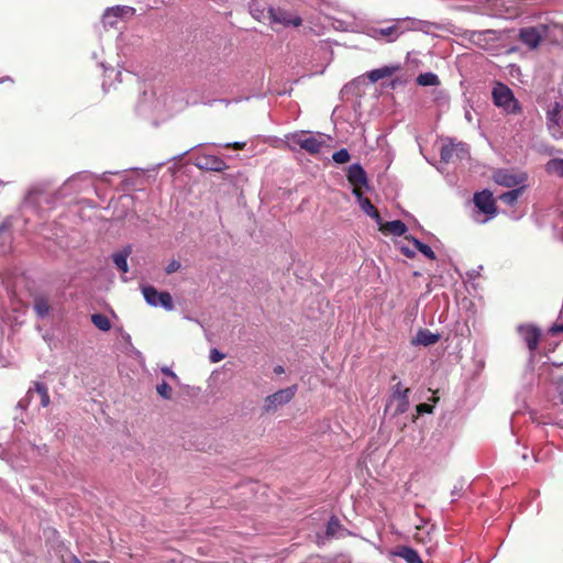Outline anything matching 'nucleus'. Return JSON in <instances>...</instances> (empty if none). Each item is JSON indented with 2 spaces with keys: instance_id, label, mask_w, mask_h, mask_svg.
Masks as SVG:
<instances>
[{
  "instance_id": "obj_23",
  "label": "nucleus",
  "mask_w": 563,
  "mask_h": 563,
  "mask_svg": "<svg viewBox=\"0 0 563 563\" xmlns=\"http://www.w3.org/2000/svg\"><path fill=\"white\" fill-rule=\"evenodd\" d=\"M131 252V246H126L122 251L114 253L112 256L113 263L122 273H128L129 271L128 257L130 256Z\"/></svg>"
},
{
  "instance_id": "obj_16",
  "label": "nucleus",
  "mask_w": 563,
  "mask_h": 563,
  "mask_svg": "<svg viewBox=\"0 0 563 563\" xmlns=\"http://www.w3.org/2000/svg\"><path fill=\"white\" fill-rule=\"evenodd\" d=\"M494 180L504 187L514 188L526 180L523 175H515L508 170L499 169L494 174Z\"/></svg>"
},
{
  "instance_id": "obj_14",
  "label": "nucleus",
  "mask_w": 563,
  "mask_h": 563,
  "mask_svg": "<svg viewBox=\"0 0 563 563\" xmlns=\"http://www.w3.org/2000/svg\"><path fill=\"white\" fill-rule=\"evenodd\" d=\"M347 180L353 186V188L361 187L368 188V179L366 176V172L360 164H353L347 169Z\"/></svg>"
},
{
  "instance_id": "obj_1",
  "label": "nucleus",
  "mask_w": 563,
  "mask_h": 563,
  "mask_svg": "<svg viewBox=\"0 0 563 563\" xmlns=\"http://www.w3.org/2000/svg\"><path fill=\"white\" fill-rule=\"evenodd\" d=\"M62 198L60 192L51 191L47 181L31 186L25 194L24 205L35 211L52 209L56 201Z\"/></svg>"
},
{
  "instance_id": "obj_45",
  "label": "nucleus",
  "mask_w": 563,
  "mask_h": 563,
  "mask_svg": "<svg viewBox=\"0 0 563 563\" xmlns=\"http://www.w3.org/2000/svg\"><path fill=\"white\" fill-rule=\"evenodd\" d=\"M402 251H404V253H405L407 256H409V257H411V256L413 255V253H412V252H410V251H409V250H407V249H402Z\"/></svg>"
},
{
  "instance_id": "obj_27",
  "label": "nucleus",
  "mask_w": 563,
  "mask_h": 563,
  "mask_svg": "<svg viewBox=\"0 0 563 563\" xmlns=\"http://www.w3.org/2000/svg\"><path fill=\"white\" fill-rule=\"evenodd\" d=\"M396 555L404 559L407 563H422L418 552L409 547L399 548Z\"/></svg>"
},
{
  "instance_id": "obj_42",
  "label": "nucleus",
  "mask_w": 563,
  "mask_h": 563,
  "mask_svg": "<svg viewBox=\"0 0 563 563\" xmlns=\"http://www.w3.org/2000/svg\"><path fill=\"white\" fill-rule=\"evenodd\" d=\"M245 146V143L244 142H234V143H227L224 145V147H228V148H234V150H243Z\"/></svg>"
},
{
  "instance_id": "obj_9",
  "label": "nucleus",
  "mask_w": 563,
  "mask_h": 563,
  "mask_svg": "<svg viewBox=\"0 0 563 563\" xmlns=\"http://www.w3.org/2000/svg\"><path fill=\"white\" fill-rule=\"evenodd\" d=\"M474 203L481 212L487 216V218L483 220L476 219L477 222L485 223L487 220L495 217L496 207L490 191L483 190L481 192L475 194Z\"/></svg>"
},
{
  "instance_id": "obj_35",
  "label": "nucleus",
  "mask_w": 563,
  "mask_h": 563,
  "mask_svg": "<svg viewBox=\"0 0 563 563\" xmlns=\"http://www.w3.org/2000/svg\"><path fill=\"white\" fill-rule=\"evenodd\" d=\"M351 156L346 148H341L333 153L332 159L338 164H344L350 161Z\"/></svg>"
},
{
  "instance_id": "obj_39",
  "label": "nucleus",
  "mask_w": 563,
  "mask_h": 563,
  "mask_svg": "<svg viewBox=\"0 0 563 563\" xmlns=\"http://www.w3.org/2000/svg\"><path fill=\"white\" fill-rule=\"evenodd\" d=\"M225 355L217 349H212L210 351L209 360L211 363H218L222 361Z\"/></svg>"
},
{
  "instance_id": "obj_34",
  "label": "nucleus",
  "mask_w": 563,
  "mask_h": 563,
  "mask_svg": "<svg viewBox=\"0 0 563 563\" xmlns=\"http://www.w3.org/2000/svg\"><path fill=\"white\" fill-rule=\"evenodd\" d=\"M545 169L550 174H555L560 177H563V158H552L547 165Z\"/></svg>"
},
{
  "instance_id": "obj_37",
  "label": "nucleus",
  "mask_w": 563,
  "mask_h": 563,
  "mask_svg": "<svg viewBox=\"0 0 563 563\" xmlns=\"http://www.w3.org/2000/svg\"><path fill=\"white\" fill-rule=\"evenodd\" d=\"M32 397H33V389L30 388L27 390L26 395L19 400L16 407L22 409V410H25L30 406Z\"/></svg>"
},
{
  "instance_id": "obj_10",
  "label": "nucleus",
  "mask_w": 563,
  "mask_h": 563,
  "mask_svg": "<svg viewBox=\"0 0 563 563\" xmlns=\"http://www.w3.org/2000/svg\"><path fill=\"white\" fill-rule=\"evenodd\" d=\"M269 23L280 24L284 27H298L302 23V19L298 14H294L282 8L271 7Z\"/></svg>"
},
{
  "instance_id": "obj_4",
  "label": "nucleus",
  "mask_w": 563,
  "mask_h": 563,
  "mask_svg": "<svg viewBox=\"0 0 563 563\" xmlns=\"http://www.w3.org/2000/svg\"><path fill=\"white\" fill-rule=\"evenodd\" d=\"M297 385H292L266 396L262 408L263 411L267 413L277 411L278 408L291 401L297 393Z\"/></svg>"
},
{
  "instance_id": "obj_2",
  "label": "nucleus",
  "mask_w": 563,
  "mask_h": 563,
  "mask_svg": "<svg viewBox=\"0 0 563 563\" xmlns=\"http://www.w3.org/2000/svg\"><path fill=\"white\" fill-rule=\"evenodd\" d=\"M492 98L494 104L501 109L506 114H519L522 111V108L516 99L512 90L503 82H496L493 91Z\"/></svg>"
},
{
  "instance_id": "obj_29",
  "label": "nucleus",
  "mask_w": 563,
  "mask_h": 563,
  "mask_svg": "<svg viewBox=\"0 0 563 563\" xmlns=\"http://www.w3.org/2000/svg\"><path fill=\"white\" fill-rule=\"evenodd\" d=\"M32 389L33 394L36 393L40 396L42 407H47L51 402L47 386L44 383L35 382Z\"/></svg>"
},
{
  "instance_id": "obj_3",
  "label": "nucleus",
  "mask_w": 563,
  "mask_h": 563,
  "mask_svg": "<svg viewBox=\"0 0 563 563\" xmlns=\"http://www.w3.org/2000/svg\"><path fill=\"white\" fill-rule=\"evenodd\" d=\"M287 141L291 146H298L309 154H318L324 145L322 134H312L308 131H298L287 135Z\"/></svg>"
},
{
  "instance_id": "obj_36",
  "label": "nucleus",
  "mask_w": 563,
  "mask_h": 563,
  "mask_svg": "<svg viewBox=\"0 0 563 563\" xmlns=\"http://www.w3.org/2000/svg\"><path fill=\"white\" fill-rule=\"evenodd\" d=\"M156 391L164 399L168 400L172 398L173 390L172 387L166 382H162L161 384H158L156 386Z\"/></svg>"
},
{
  "instance_id": "obj_11",
  "label": "nucleus",
  "mask_w": 563,
  "mask_h": 563,
  "mask_svg": "<svg viewBox=\"0 0 563 563\" xmlns=\"http://www.w3.org/2000/svg\"><path fill=\"white\" fill-rule=\"evenodd\" d=\"M545 118L550 131L563 128V98L548 106Z\"/></svg>"
},
{
  "instance_id": "obj_21",
  "label": "nucleus",
  "mask_w": 563,
  "mask_h": 563,
  "mask_svg": "<svg viewBox=\"0 0 563 563\" xmlns=\"http://www.w3.org/2000/svg\"><path fill=\"white\" fill-rule=\"evenodd\" d=\"M440 339L439 334L432 333L427 329L419 330L416 336L412 339L411 343L413 345H423L429 346L437 343Z\"/></svg>"
},
{
  "instance_id": "obj_15",
  "label": "nucleus",
  "mask_w": 563,
  "mask_h": 563,
  "mask_svg": "<svg viewBox=\"0 0 563 563\" xmlns=\"http://www.w3.org/2000/svg\"><path fill=\"white\" fill-rule=\"evenodd\" d=\"M543 36L541 24L537 27H523L519 34L520 41L530 48H536Z\"/></svg>"
},
{
  "instance_id": "obj_17",
  "label": "nucleus",
  "mask_w": 563,
  "mask_h": 563,
  "mask_svg": "<svg viewBox=\"0 0 563 563\" xmlns=\"http://www.w3.org/2000/svg\"><path fill=\"white\" fill-rule=\"evenodd\" d=\"M518 331L528 349L530 351L536 350L540 340V331L532 325H520Z\"/></svg>"
},
{
  "instance_id": "obj_8",
  "label": "nucleus",
  "mask_w": 563,
  "mask_h": 563,
  "mask_svg": "<svg viewBox=\"0 0 563 563\" xmlns=\"http://www.w3.org/2000/svg\"><path fill=\"white\" fill-rule=\"evenodd\" d=\"M468 38L478 47L485 51H493L497 47L500 34L495 30L472 31Z\"/></svg>"
},
{
  "instance_id": "obj_24",
  "label": "nucleus",
  "mask_w": 563,
  "mask_h": 563,
  "mask_svg": "<svg viewBox=\"0 0 563 563\" xmlns=\"http://www.w3.org/2000/svg\"><path fill=\"white\" fill-rule=\"evenodd\" d=\"M33 308L37 317L45 318L51 310V303L48 298L43 295L35 296Z\"/></svg>"
},
{
  "instance_id": "obj_7",
  "label": "nucleus",
  "mask_w": 563,
  "mask_h": 563,
  "mask_svg": "<svg viewBox=\"0 0 563 563\" xmlns=\"http://www.w3.org/2000/svg\"><path fill=\"white\" fill-rule=\"evenodd\" d=\"M441 161L444 163H456L467 159L468 147L465 143L450 141L441 147Z\"/></svg>"
},
{
  "instance_id": "obj_43",
  "label": "nucleus",
  "mask_w": 563,
  "mask_h": 563,
  "mask_svg": "<svg viewBox=\"0 0 563 563\" xmlns=\"http://www.w3.org/2000/svg\"><path fill=\"white\" fill-rule=\"evenodd\" d=\"M551 333L556 334L563 332V324L553 325L550 329Z\"/></svg>"
},
{
  "instance_id": "obj_44",
  "label": "nucleus",
  "mask_w": 563,
  "mask_h": 563,
  "mask_svg": "<svg viewBox=\"0 0 563 563\" xmlns=\"http://www.w3.org/2000/svg\"><path fill=\"white\" fill-rule=\"evenodd\" d=\"M274 373L277 374V375H280V374L285 373V369H284V367L282 365H277L274 368Z\"/></svg>"
},
{
  "instance_id": "obj_33",
  "label": "nucleus",
  "mask_w": 563,
  "mask_h": 563,
  "mask_svg": "<svg viewBox=\"0 0 563 563\" xmlns=\"http://www.w3.org/2000/svg\"><path fill=\"white\" fill-rule=\"evenodd\" d=\"M406 239L410 240L412 242V244L415 245V247L419 252H421L426 257H428L430 260H435V254L429 245L422 243L421 241H419L418 239L412 238V236L411 238L407 236Z\"/></svg>"
},
{
  "instance_id": "obj_25",
  "label": "nucleus",
  "mask_w": 563,
  "mask_h": 563,
  "mask_svg": "<svg viewBox=\"0 0 563 563\" xmlns=\"http://www.w3.org/2000/svg\"><path fill=\"white\" fill-rule=\"evenodd\" d=\"M380 230L387 231L393 235L401 236L406 233L407 227L406 224L400 220H394L386 222L385 224L380 223Z\"/></svg>"
},
{
  "instance_id": "obj_38",
  "label": "nucleus",
  "mask_w": 563,
  "mask_h": 563,
  "mask_svg": "<svg viewBox=\"0 0 563 563\" xmlns=\"http://www.w3.org/2000/svg\"><path fill=\"white\" fill-rule=\"evenodd\" d=\"M180 267H181V264H180V262H179V261H177V260H172V261L167 264V266H166L165 271H166V274L170 275V274H173V273H175V272L179 271V269H180Z\"/></svg>"
},
{
  "instance_id": "obj_20",
  "label": "nucleus",
  "mask_w": 563,
  "mask_h": 563,
  "mask_svg": "<svg viewBox=\"0 0 563 563\" xmlns=\"http://www.w3.org/2000/svg\"><path fill=\"white\" fill-rule=\"evenodd\" d=\"M400 33L401 32L397 25H390L386 27L373 29L371 35L375 40L386 38L387 42H393L400 35Z\"/></svg>"
},
{
  "instance_id": "obj_19",
  "label": "nucleus",
  "mask_w": 563,
  "mask_h": 563,
  "mask_svg": "<svg viewBox=\"0 0 563 563\" xmlns=\"http://www.w3.org/2000/svg\"><path fill=\"white\" fill-rule=\"evenodd\" d=\"M250 14L258 22L271 20V7L266 8L257 0H252L249 5Z\"/></svg>"
},
{
  "instance_id": "obj_41",
  "label": "nucleus",
  "mask_w": 563,
  "mask_h": 563,
  "mask_svg": "<svg viewBox=\"0 0 563 563\" xmlns=\"http://www.w3.org/2000/svg\"><path fill=\"white\" fill-rule=\"evenodd\" d=\"M162 373L168 377H170L172 379H174L175 382H178L179 378L177 376V374L175 372H173L169 367L167 366H164L161 368Z\"/></svg>"
},
{
  "instance_id": "obj_47",
  "label": "nucleus",
  "mask_w": 563,
  "mask_h": 563,
  "mask_svg": "<svg viewBox=\"0 0 563 563\" xmlns=\"http://www.w3.org/2000/svg\"><path fill=\"white\" fill-rule=\"evenodd\" d=\"M73 180H74V177L73 178H68V180L65 183V185L70 183V181H73Z\"/></svg>"
},
{
  "instance_id": "obj_6",
  "label": "nucleus",
  "mask_w": 563,
  "mask_h": 563,
  "mask_svg": "<svg viewBox=\"0 0 563 563\" xmlns=\"http://www.w3.org/2000/svg\"><path fill=\"white\" fill-rule=\"evenodd\" d=\"M145 301L152 307H162L167 311L174 310L173 298L167 291H157L153 286L142 287Z\"/></svg>"
},
{
  "instance_id": "obj_28",
  "label": "nucleus",
  "mask_w": 563,
  "mask_h": 563,
  "mask_svg": "<svg viewBox=\"0 0 563 563\" xmlns=\"http://www.w3.org/2000/svg\"><path fill=\"white\" fill-rule=\"evenodd\" d=\"M344 531L340 520L336 517H331L327 525V536L331 538L342 537V532Z\"/></svg>"
},
{
  "instance_id": "obj_13",
  "label": "nucleus",
  "mask_w": 563,
  "mask_h": 563,
  "mask_svg": "<svg viewBox=\"0 0 563 563\" xmlns=\"http://www.w3.org/2000/svg\"><path fill=\"white\" fill-rule=\"evenodd\" d=\"M195 166L199 169L210 172H222L228 168L227 163L222 158L209 154L198 155L195 159Z\"/></svg>"
},
{
  "instance_id": "obj_30",
  "label": "nucleus",
  "mask_w": 563,
  "mask_h": 563,
  "mask_svg": "<svg viewBox=\"0 0 563 563\" xmlns=\"http://www.w3.org/2000/svg\"><path fill=\"white\" fill-rule=\"evenodd\" d=\"M416 81L419 86H422V87L440 85V79H439L438 75H435L434 73H431V71L420 74L416 78Z\"/></svg>"
},
{
  "instance_id": "obj_40",
  "label": "nucleus",
  "mask_w": 563,
  "mask_h": 563,
  "mask_svg": "<svg viewBox=\"0 0 563 563\" xmlns=\"http://www.w3.org/2000/svg\"><path fill=\"white\" fill-rule=\"evenodd\" d=\"M433 411V407L429 404H420L417 406V412L421 413H431Z\"/></svg>"
},
{
  "instance_id": "obj_32",
  "label": "nucleus",
  "mask_w": 563,
  "mask_h": 563,
  "mask_svg": "<svg viewBox=\"0 0 563 563\" xmlns=\"http://www.w3.org/2000/svg\"><path fill=\"white\" fill-rule=\"evenodd\" d=\"M523 187L515 188L499 196V199L508 206H512L520 195L522 194Z\"/></svg>"
},
{
  "instance_id": "obj_46",
  "label": "nucleus",
  "mask_w": 563,
  "mask_h": 563,
  "mask_svg": "<svg viewBox=\"0 0 563 563\" xmlns=\"http://www.w3.org/2000/svg\"><path fill=\"white\" fill-rule=\"evenodd\" d=\"M397 379H398L397 375H393V376H391V380H393V382H395V380H397Z\"/></svg>"
},
{
  "instance_id": "obj_48",
  "label": "nucleus",
  "mask_w": 563,
  "mask_h": 563,
  "mask_svg": "<svg viewBox=\"0 0 563 563\" xmlns=\"http://www.w3.org/2000/svg\"><path fill=\"white\" fill-rule=\"evenodd\" d=\"M88 563H98L97 561H89Z\"/></svg>"
},
{
  "instance_id": "obj_26",
  "label": "nucleus",
  "mask_w": 563,
  "mask_h": 563,
  "mask_svg": "<svg viewBox=\"0 0 563 563\" xmlns=\"http://www.w3.org/2000/svg\"><path fill=\"white\" fill-rule=\"evenodd\" d=\"M398 69V66H385L377 68L368 73V78L371 81L376 82L383 78L390 77Z\"/></svg>"
},
{
  "instance_id": "obj_22",
  "label": "nucleus",
  "mask_w": 563,
  "mask_h": 563,
  "mask_svg": "<svg viewBox=\"0 0 563 563\" xmlns=\"http://www.w3.org/2000/svg\"><path fill=\"white\" fill-rule=\"evenodd\" d=\"M541 29L545 37L563 42V23L541 24Z\"/></svg>"
},
{
  "instance_id": "obj_18",
  "label": "nucleus",
  "mask_w": 563,
  "mask_h": 563,
  "mask_svg": "<svg viewBox=\"0 0 563 563\" xmlns=\"http://www.w3.org/2000/svg\"><path fill=\"white\" fill-rule=\"evenodd\" d=\"M353 195L356 197L357 202L361 209L371 218L375 219L378 224H380V216L375 207L372 205L368 198L364 197L362 191L358 188H353Z\"/></svg>"
},
{
  "instance_id": "obj_31",
  "label": "nucleus",
  "mask_w": 563,
  "mask_h": 563,
  "mask_svg": "<svg viewBox=\"0 0 563 563\" xmlns=\"http://www.w3.org/2000/svg\"><path fill=\"white\" fill-rule=\"evenodd\" d=\"M91 322L93 323V325L96 328H98L99 330H101L103 332H107L111 329V322H110L109 318L104 314L93 313L91 316Z\"/></svg>"
},
{
  "instance_id": "obj_12",
  "label": "nucleus",
  "mask_w": 563,
  "mask_h": 563,
  "mask_svg": "<svg viewBox=\"0 0 563 563\" xmlns=\"http://www.w3.org/2000/svg\"><path fill=\"white\" fill-rule=\"evenodd\" d=\"M135 9L129 5H115L108 8L102 15V23L104 26L114 27L119 18L132 16Z\"/></svg>"
},
{
  "instance_id": "obj_5",
  "label": "nucleus",
  "mask_w": 563,
  "mask_h": 563,
  "mask_svg": "<svg viewBox=\"0 0 563 563\" xmlns=\"http://www.w3.org/2000/svg\"><path fill=\"white\" fill-rule=\"evenodd\" d=\"M409 394L410 388H404L401 382H397L391 387L389 401L386 410L393 409L394 416L405 413L409 409Z\"/></svg>"
}]
</instances>
